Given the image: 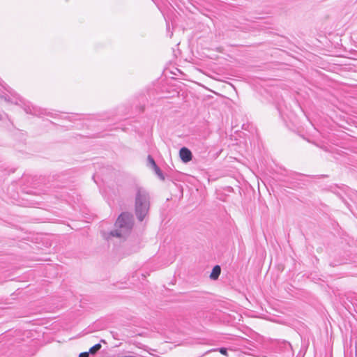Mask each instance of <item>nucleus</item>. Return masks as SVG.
Returning <instances> with one entry per match:
<instances>
[{"mask_svg":"<svg viewBox=\"0 0 357 357\" xmlns=\"http://www.w3.org/2000/svg\"><path fill=\"white\" fill-rule=\"evenodd\" d=\"M148 160H149L150 164L154 167L155 169H158V166L156 165L154 160L153 159V158L151 156L149 155L148 157Z\"/></svg>","mask_w":357,"mask_h":357,"instance_id":"obj_6","label":"nucleus"},{"mask_svg":"<svg viewBox=\"0 0 357 357\" xmlns=\"http://www.w3.org/2000/svg\"><path fill=\"white\" fill-rule=\"evenodd\" d=\"M220 266L218 265L215 266L212 270V272L211 273L210 278L212 280H217L220 274Z\"/></svg>","mask_w":357,"mask_h":357,"instance_id":"obj_4","label":"nucleus"},{"mask_svg":"<svg viewBox=\"0 0 357 357\" xmlns=\"http://www.w3.org/2000/svg\"><path fill=\"white\" fill-rule=\"evenodd\" d=\"M136 214L140 221L143 220L144 218L148 213L149 209V202L147 195L144 191L139 189L137 193L136 202Z\"/></svg>","mask_w":357,"mask_h":357,"instance_id":"obj_1","label":"nucleus"},{"mask_svg":"<svg viewBox=\"0 0 357 357\" xmlns=\"http://www.w3.org/2000/svg\"><path fill=\"white\" fill-rule=\"evenodd\" d=\"M132 215L129 213H122L118 218L116 225L122 229L124 234H127L132 228Z\"/></svg>","mask_w":357,"mask_h":357,"instance_id":"obj_2","label":"nucleus"},{"mask_svg":"<svg viewBox=\"0 0 357 357\" xmlns=\"http://www.w3.org/2000/svg\"><path fill=\"white\" fill-rule=\"evenodd\" d=\"M179 155L182 161L184 162L190 161L192 157L191 151L185 147L181 149Z\"/></svg>","mask_w":357,"mask_h":357,"instance_id":"obj_3","label":"nucleus"},{"mask_svg":"<svg viewBox=\"0 0 357 357\" xmlns=\"http://www.w3.org/2000/svg\"><path fill=\"white\" fill-rule=\"evenodd\" d=\"M156 172H160V169L159 168L158 169H155Z\"/></svg>","mask_w":357,"mask_h":357,"instance_id":"obj_10","label":"nucleus"},{"mask_svg":"<svg viewBox=\"0 0 357 357\" xmlns=\"http://www.w3.org/2000/svg\"><path fill=\"white\" fill-rule=\"evenodd\" d=\"M116 235L118 236H121V234H118V233H116Z\"/></svg>","mask_w":357,"mask_h":357,"instance_id":"obj_9","label":"nucleus"},{"mask_svg":"<svg viewBox=\"0 0 357 357\" xmlns=\"http://www.w3.org/2000/svg\"><path fill=\"white\" fill-rule=\"evenodd\" d=\"M89 352H83L79 355V357H89Z\"/></svg>","mask_w":357,"mask_h":357,"instance_id":"obj_8","label":"nucleus"},{"mask_svg":"<svg viewBox=\"0 0 357 357\" xmlns=\"http://www.w3.org/2000/svg\"><path fill=\"white\" fill-rule=\"evenodd\" d=\"M101 347L102 346L100 344H96L89 349V353H90L91 354H94L101 349Z\"/></svg>","mask_w":357,"mask_h":357,"instance_id":"obj_5","label":"nucleus"},{"mask_svg":"<svg viewBox=\"0 0 357 357\" xmlns=\"http://www.w3.org/2000/svg\"><path fill=\"white\" fill-rule=\"evenodd\" d=\"M220 353L225 355V356H227V349L225 348H220Z\"/></svg>","mask_w":357,"mask_h":357,"instance_id":"obj_7","label":"nucleus"}]
</instances>
